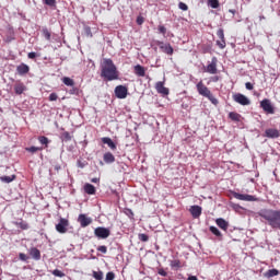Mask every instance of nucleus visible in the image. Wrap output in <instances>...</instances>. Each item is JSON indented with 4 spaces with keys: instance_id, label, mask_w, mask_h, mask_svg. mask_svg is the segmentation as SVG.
Segmentation results:
<instances>
[{
    "instance_id": "58836bf2",
    "label": "nucleus",
    "mask_w": 280,
    "mask_h": 280,
    "mask_svg": "<svg viewBox=\"0 0 280 280\" xmlns=\"http://www.w3.org/2000/svg\"><path fill=\"white\" fill-rule=\"evenodd\" d=\"M219 49H224L226 47V39L217 40Z\"/></svg>"
},
{
    "instance_id": "f704fd0d",
    "label": "nucleus",
    "mask_w": 280,
    "mask_h": 280,
    "mask_svg": "<svg viewBox=\"0 0 280 280\" xmlns=\"http://www.w3.org/2000/svg\"><path fill=\"white\" fill-rule=\"evenodd\" d=\"M208 3L210 7H212L214 10L220 8V1L219 0H208Z\"/></svg>"
},
{
    "instance_id": "e433bc0d",
    "label": "nucleus",
    "mask_w": 280,
    "mask_h": 280,
    "mask_svg": "<svg viewBox=\"0 0 280 280\" xmlns=\"http://www.w3.org/2000/svg\"><path fill=\"white\" fill-rule=\"evenodd\" d=\"M125 214L128 215L130 218V220H135V212H132V209L126 208Z\"/></svg>"
},
{
    "instance_id": "5fc2aeb1",
    "label": "nucleus",
    "mask_w": 280,
    "mask_h": 280,
    "mask_svg": "<svg viewBox=\"0 0 280 280\" xmlns=\"http://www.w3.org/2000/svg\"><path fill=\"white\" fill-rule=\"evenodd\" d=\"M27 58H30V60H34V58H36V52H28Z\"/></svg>"
},
{
    "instance_id": "a211bd4d",
    "label": "nucleus",
    "mask_w": 280,
    "mask_h": 280,
    "mask_svg": "<svg viewBox=\"0 0 280 280\" xmlns=\"http://www.w3.org/2000/svg\"><path fill=\"white\" fill-rule=\"evenodd\" d=\"M215 224L219 229H222V231H229V222L226 220L219 218L215 220Z\"/></svg>"
},
{
    "instance_id": "9b49d317",
    "label": "nucleus",
    "mask_w": 280,
    "mask_h": 280,
    "mask_svg": "<svg viewBox=\"0 0 280 280\" xmlns=\"http://www.w3.org/2000/svg\"><path fill=\"white\" fill-rule=\"evenodd\" d=\"M78 222L81 224L82 229H86L93 223V219L86 217V214H79Z\"/></svg>"
},
{
    "instance_id": "7ed1b4c3",
    "label": "nucleus",
    "mask_w": 280,
    "mask_h": 280,
    "mask_svg": "<svg viewBox=\"0 0 280 280\" xmlns=\"http://www.w3.org/2000/svg\"><path fill=\"white\" fill-rule=\"evenodd\" d=\"M196 89L199 95H201L202 97H207V100H209V102H211L213 106H218L220 104V101H218V98L213 96V93H211V90H209V88H207V85H205L202 81H199L197 83Z\"/></svg>"
},
{
    "instance_id": "72a5a7b5",
    "label": "nucleus",
    "mask_w": 280,
    "mask_h": 280,
    "mask_svg": "<svg viewBox=\"0 0 280 280\" xmlns=\"http://www.w3.org/2000/svg\"><path fill=\"white\" fill-rule=\"evenodd\" d=\"M93 278L95 280H104V272H102V271H93Z\"/></svg>"
},
{
    "instance_id": "aec40b11",
    "label": "nucleus",
    "mask_w": 280,
    "mask_h": 280,
    "mask_svg": "<svg viewBox=\"0 0 280 280\" xmlns=\"http://www.w3.org/2000/svg\"><path fill=\"white\" fill-rule=\"evenodd\" d=\"M28 254L31 255L32 259H35V261H39L40 259V250L36 247H32L28 250Z\"/></svg>"
},
{
    "instance_id": "13d9d810",
    "label": "nucleus",
    "mask_w": 280,
    "mask_h": 280,
    "mask_svg": "<svg viewBox=\"0 0 280 280\" xmlns=\"http://www.w3.org/2000/svg\"><path fill=\"white\" fill-rule=\"evenodd\" d=\"M220 80V77H213L212 82H218Z\"/></svg>"
},
{
    "instance_id": "4be33fe9",
    "label": "nucleus",
    "mask_w": 280,
    "mask_h": 280,
    "mask_svg": "<svg viewBox=\"0 0 280 280\" xmlns=\"http://www.w3.org/2000/svg\"><path fill=\"white\" fill-rule=\"evenodd\" d=\"M102 142L108 145L110 150H117V144H115V142H113L110 138L108 137L102 138Z\"/></svg>"
},
{
    "instance_id": "f257e3e1",
    "label": "nucleus",
    "mask_w": 280,
    "mask_h": 280,
    "mask_svg": "<svg viewBox=\"0 0 280 280\" xmlns=\"http://www.w3.org/2000/svg\"><path fill=\"white\" fill-rule=\"evenodd\" d=\"M101 78H104L107 82L119 80V72L117 71V66L113 62V59H103V62L101 63Z\"/></svg>"
},
{
    "instance_id": "864d4df0",
    "label": "nucleus",
    "mask_w": 280,
    "mask_h": 280,
    "mask_svg": "<svg viewBox=\"0 0 280 280\" xmlns=\"http://www.w3.org/2000/svg\"><path fill=\"white\" fill-rule=\"evenodd\" d=\"M46 5H50L51 8H54V5H56V0H45Z\"/></svg>"
},
{
    "instance_id": "8fccbe9b",
    "label": "nucleus",
    "mask_w": 280,
    "mask_h": 280,
    "mask_svg": "<svg viewBox=\"0 0 280 280\" xmlns=\"http://www.w3.org/2000/svg\"><path fill=\"white\" fill-rule=\"evenodd\" d=\"M19 259L21 261H27L30 259V257H27V255L23 254V253H20L19 254Z\"/></svg>"
},
{
    "instance_id": "a18cd8bd",
    "label": "nucleus",
    "mask_w": 280,
    "mask_h": 280,
    "mask_svg": "<svg viewBox=\"0 0 280 280\" xmlns=\"http://www.w3.org/2000/svg\"><path fill=\"white\" fill-rule=\"evenodd\" d=\"M48 100H49V102H56L58 100V94L57 93H50Z\"/></svg>"
},
{
    "instance_id": "79ce46f5",
    "label": "nucleus",
    "mask_w": 280,
    "mask_h": 280,
    "mask_svg": "<svg viewBox=\"0 0 280 280\" xmlns=\"http://www.w3.org/2000/svg\"><path fill=\"white\" fill-rule=\"evenodd\" d=\"M98 253H103V255H106V253H108V247H106L105 245H101L97 247Z\"/></svg>"
},
{
    "instance_id": "2eb2a0df",
    "label": "nucleus",
    "mask_w": 280,
    "mask_h": 280,
    "mask_svg": "<svg viewBox=\"0 0 280 280\" xmlns=\"http://www.w3.org/2000/svg\"><path fill=\"white\" fill-rule=\"evenodd\" d=\"M14 91H15V95H23V93H25V91H27V86H25V83L19 81L14 85Z\"/></svg>"
},
{
    "instance_id": "20e7f679",
    "label": "nucleus",
    "mask_w": 280,
    "mask_h": 280,
    "mask_svg": "<svg viewBox=\"0 0 280 280\" xmlns=\"http://www.w3.org/2000/svg\"><path fill=\"white\" fill-rule=\"evenodd\" d=\"M57 233L65 235L69 231V219L60 218L58 224L55 225Z\"/></svg>"
},
{
    "instance_id": "37998d69",
    "label": "nucleus",
    "mask_w": 280,
    "mask_h": 280,
    "mask_svg": "<svg viewBox=\"0 0 280 280\" xmlns=\"http://www.w3.org/2000/svg\"><path fill=\"white\" fill-rule=\"evenodd\" d=\"M178 8H179V10H183L184 12H187V10H189V7L187 4H185V2H179Z\"/></svg>"
},
{
    "instance_id": "4d7b16f0",
    "label": "nucleus",
    "mask_w": 280,
    "mask_h": 280,
    "mask_svg": "<svg viewBox=\"0 0 280 280\" xmlns=\"http://www.w3.org/2000/svg\"><path fill=\"white\" fill-rule=\"evenodd\" d=\"M187 280H198V277H196V276H189Z\"/></svg>"
},
{
    "instance_id": "393cba45",
    "label": "nucleus",
    "mask_w": 280,
    "mask_h": 280,
    "mask_svg": "<svg viewBox=\"0 0 280 280\" xmlns=\"http://www.w3.org/2000/svg\"><path fill=\"white\" fill-rule=\"evenodd\" d=\"M170 266L173 270H178V268H183V264L179 259H174L170 261Z\"/></svg>"
},
{
    "instance_id": "603ef678",
    "label": "nucleus",
    "mask_w": 280,
    "mask_h": 280,
    "mask_svg": "<svg viewBox=\"0 0 280 280\" xmlns=\"http://www.w3.org/2000/svg\"><path fill=\"white\" fill-rule=\"evenodd\" d=\"M245 89H247V91H253V89H255V85L250 82H246L245 83Z\"/></svg>"
},
{
    "instance_id": "6e6552de",
    "label": "nucleus",
    "mask_w": 280,
    "mask_h": 280,
    "mask_svg": "<svg viewBox=\"0 0 280 280\" xmlns=\"http://www.w3.org/2000/svg\"><path fill=\"white\" fill-rule=\"evenodd\" d=\"M260 108L268 115H275V107L272 106V103L268 98H264L260 102Z\"/></svg>"
},
{
    "instance_id": "4468645a",
    "label": "nucleus",
    "mask_w": 280,
    "mask_h": 280,
    "mask_svg": "<svg viewBox=\"0 0 280 280\" xmlns=\"http://www.w3.org/2000/svg\"><path fill=\"white\" fill-rule=\"evenodd\" d=\"M190 214L192 218L198 219L200 215H202V207L200 206H191L189 208Z\"/></svg>"
},
{
    "instance_id": "5701e85b",
    "label": "nucleus",
    "mask_w": 280,
    "mask_h": 280,
    "mask_svg": "<svg viewBox=\"0 0 280 280\" xmlns=\"http://www.w3.org/2000/svg\"><path fill=\"white\" fill-rule=\"evenodd\" d=\"M60 139H61V141L67 143V142L71 141V139H73V136L69 131H63L60 135Z\"/></svg>"
},
{
    "instance_id": "c03bdc74",
    "label": "nucleus",
    "mask_w": 280,
    "mask_h": 280,
    "mask_svg": "<svg viewBox=\"0 0 280 280\" xmlns=\"http://www.w3.org/2000/svg\"><path fill=\"white\" fill-rule=\"evenodd\" d=\"M158 30H159L160 34H163V36H165V34H167V28L163 25H160L158 27Z\"/></svg>"
},
{
    "instance_id": "de8ad7c7",
    "label": "nucleus",
    "mask_w": 280,
    "mask_h": 280,
    "mask_svg": "<svg viewBox=\"0 0 280 280\" xmlns=\"http://www.w3.org/2000/svg\"><path fill=\"white\" fill-rule=\"evenodd\" d=\"M105 280H115V272L113 271L107 272Z\"/></svg>"
},
{
    "instance_id": "ea45409f",
    "label": "nucleus",
    "mask_w": 280,
    "mask_h": 280,
    "mask_svg": "<svg viewBox=\"0 0 280 280\" xmlns=\"http://www.w3.org/2000/svg\"><path fill=\"white\" fill-rule=\"evenodd\" d=\"M84 34H85V36H88L89 38H93V32H91L90 26H85V27H84Z\"/></svg>"
},
{
    "instance_id": "49530a36",
    "label": "nucleus",
    "mask_w": 280,
    "mask_h": 280,
    "mask_svg": "<svg viewBox=\"0 0 280 280\" xmlns=\"http://www.w3.org/2000/svg\"><path fill=\"white\" fill-rule=\"evenodd\" d=\"M268 275H269V277H277V276H279V270L271 269L268 271Z\"/></svg>"
},
{
    "instance_id": "4c0bfd02",
    "label": "nucleus",
    "mask_w": 280,
    "mask_h": 280,
    "mask_svg": "<svg viewBox=\"0 0 280 280\" xmlns=\"http://www.w3.org/2000/svg\"><path fill=\"white\" fill-rule=\"evenodd\" d=\"M138 240L140 242H148L150 240V236H148V234L140 233L138 234Z\"/></svg>"
},
{
    "instance_id": "ddd939ff",
    "label": "nucleus",
    "mask_w": 280,
    "mask_h": 280,
    "mask_svg": "<svg viewBox=\"0 0 280 280\" xmlns=\"http://www.w3.org/2000/svg\"><path fill=\"white\" fill-rule=\"evenodd\" d=\"M160 46V49L164 52L167 54V56H172L174 54V48L170 44H164L163 42L158 43Z\"/></svg>"
},
{
    "instance_id": "2f4dec72",
    "label": "nucleus",
    "mask_w": 280,
    "mask_h": 280,
    "mask_svg": "<svg viewBox=\"0 0 280 280\" xmlns=\"http://www.w3.org/2000/svg\"><path fill=\"white\" fill-rule=\"evenodd\" d=\"M25 150H26V152H31V154H35V152H40V150H43V148H40V147H28Z\"/></svg>"
},
{
    "instance_id": "052dcab7",
    "label": "nucleus",
    "mask_w": 280,
    "mask_h": 280,
    "mask_svg": "<svg viewBox=\"0 0 280 280\" xmlns=\"http://www.w3.org/2000/svg\"><path fill=\"white\" fill-rule=\"evenodd\" d=\"M264 19H266V16L261 15V16H260V21L264 20Z\"/></svg>"
},
{
    "instance_id": "b1692460",
    "label": "nucleus",
    "mask_w": 280,
    "mask_h": 280,
    "mask_svg": "<svg viewBox=\"0 0 280 280\" xmlns=\"http://www.w3.org/2000/svg\"><path fill=\"white\" fill-rule=\"evenodd\" d=\"M103 161H105V163H115V155H113V153L110 152H106L104 155H103Z\"/></svg>"
},
{
    "instance_id": "c756f323",
    "label": "nucleus",
    "mask_w": 280,
    "mask_h": 280,
    "mask_svg": "<svg viewBox=\"0 0 280 280\" xmlns=\"http://www.w3.org/2000/svg\"><path fill=\"white\" fill-rule=\"evenodd\" d=\"M15 226H19V229H22V231H27V229H30V224H27L25 221L16 222Z\"/></svg>"
},
{
    "instance_id": "473e14b6",
    "label": "nucleus",
    "mask_w": 280,
    "mask_h": 280,
    "mask_svg": "<svg viewBox=\"0 0 280 280\" xmlns=\"http://www.w3.org/2000/svg\"><path fill=\"white\" fill-rule=\"evenodd\" d=\"M210 233H212L217 237H222V232H220V230H218V228L215 226H210Z\"/></svg>"
},
{
    "instance_id": "a878e982",
    "label": "nucleus",
    "mask_w": 280,
    "mask_h": 280,
    "mask_svg": "<svg viewBox=\"0 0 280 280\" xmlns=\"http://www.w3.org/2000/svg\"><path fill=\"white\" fill-rule=\"evenodd\" d=\"M229 119L232 121H242V115L237 114V112H231L229 114Z\"/></svg>"
},
{
    "instance_id": "3c124183",
    "label": "nucleus",
    "mask_w": 280,
    "mask_h": 280,
    "mask_svg": "<svg viewBox=\"0 0 280 280\" xmlns=\"http://www.w3.org/2000/svg\"><path fill=\"white\" fill-rule=\"evenodd\" d=\"M158 275H160V277H167V271H165V269L163 268H159Z\"/></svg>"
},
{
    "instance_id": "7c9ffc66",
    "label": "nucleus",
    "mask_w": 280,
    "mask_h": 280,
    "mask_svg": "<svg viewBox=\"0 0 280 280\" xmlns=\"http://www.w3.org/2000/svg\"><path fill=\"white\" fill-rule=\"evenodd\" d=\"M42 34H43L44 38H46V40H51V33L49 32L48 28H46V27L43 28Z\"/></svg>"
},
{
    "instance_id": "f03ea898",
    "label": "nucleus",
    "mask_w": 280,
    "mask_h": 280,
    "mask_svg": "<svg viewBox=\"0 0 280 280\" xmlns=\"http://www.w3.org/2000/svg\"><path fill=\"white\" fill-rule=\"evenodd\" d=\"M259 215L266 220L271 229H279L280 231V210L264 209L259 212Z\"/></svg>"
},
{
    "instance_id": "1a4fd4ad",
    "label": "nucleus",
    "mask_w": 280,
    "mask_h": 280,
    "mask_svg": "<svg viewBox=\"0 0 280 280\" xmlns=\"http://www.w3.org/2000/svg\"><path fill=\"white\" fill-rule=\"evenodd\" d=\"M94 235L101 240H106L110 237V230L100 226L94 230Z\"/></svg>"
},
{
    "instance_id": "a19ab883",
    "label": "nucleus",
    "mask_w": 280,
    "mask_h": 280,
    "mask_svg": "<svg viewBox=\"0 0 280 280\" xmlns=\"http://www.w3.org/2000/svg\"><path fill=\"white\" fill-rule=\"evenodd\" d=\"M217 36L220 38V40H226L224 38V30L223 28H219L217 32Z\"/></svg>"
},
{
    "instance_id": "dca6fc26",
    "label": "nucleus",
    "mask_w": 280,
    "mask_h": 280,
    "mask_svg": "<svg viewBox=\"0 0 280 280\" xmlns=\"http://www.w3.org/2000/svg\"><path fill=\"white\" fill-rule=\"evenodd\" d=\"M265 137H268V139H279L280 132L277 129H266Z\"/></svg>"
},
{
    "instance_id": "f8f14e48",
    "label": "nucleus",
    "mask_w": 280,
    "mask_h": 280,
    "mask_svg": "<svg viewBox=\"0 0 280 280\" xmlns=\"http://www.w3.org/2000/svg\"><path fill=\"white\" fill-rule=\"evenodd\" d=\"M206 71L207 73H211L212 75L218 73V58L215 57L212 58V61L210 65L207 66Z\"/></svg>"
},
{
    "instance_id": "9d476101",
    "label": "nucleus",
    "mask_w": 280,
    "mask_h": 280,
    "mask_svg": "<svg viewBox=\"0 0 280 280\" xmlns=\"http://www.w3.org/2000/svg\"><path fill=\"white\" fill-rule=\"evenodd\" d=\"M155 90L160 95H170V89L165 88V82L159 81L155 83Z\"/></svg>"
},
{
    "instance_id": "f3484780",
    "label": "nucleus",
    "mask_w": 280,
    "mask_h": 280,
    "mask_svg": "<svg viewBox=\"0 0 280 280\" xmlns=\"http://www.w3.org/2000/svg\"><path fill=\"white\" fill-rule=\"evenodd\" d=\"M16 71H18L19 75H25V74L30 73V66H27L25 63H21L20 66L16 67Z\"/></svg>"
},
{
    "instance_id": "6e6d98bb",
    "label": "nucleus",
    "mask_w": 280,
    "mask_h": 280,
    "mask_svg": "<svg viewBox=\"0 0 280 280\" xmlns=\"http://www.w3.org/2000/svg\"><path fill=\"white\" fill-rule=\"evenodd\" d=\"M91 183H95V184H97V183H100V178L94 177V178H92V179H91Z\"/></svg>"
},
{
    "instance_id": "cd10ccee",
    "label": "nucleus",
    "mask_w": 280,
    "mask_h": 280,
    "mask_svg": "<svg viewBox=\"0 0 280 280\" xmlns=\"http://www.w3.org/2000/svg\"><path fill=\"white\" fill-rule=\"evenodd\" d=\"M62 82L66 84V86H75V81L69 77H63Z\"/></svg>"
},
{
    "instance_id": "423d86ee",
    "label": "nucleus",
    "mask_w": 280,
    "mask_h": 280,
    "mask_svg": "<svg viewBox=\"0 0 280 280\" xmlns=\"http://www.w3.org/2000/svg\"><path fill=\"white\" fill-rule=\"evenodd\" d=\"M114 93L118 100H126L128 97V88L126 85H117Z\"/></svg>"
},
{
    "instance_id": "0eeeda50",
    "label": "nucleus",
    "mask_w": 280,
    "mask_h": 280,
    "mask_svg": "<svg viewBox=\"0 0 280 280\" xmlns=\"http://www.w3.org/2000/svg\"><path fill=\"white\" fill-rule=\"evenodd\" d=\"M233 100L236 104H241V106H250V100L242 93L233 94Z\"/></svg>"
},
{
    "instance_id": "bf43d9fd",
    "label": "nucleus",
    "mask_w": 280,
    "mask_h": 280,
    "mask_svg": "<svg viewBox=\"0 0 280 280\" xmlns=\"http://www.w3.org/2000/svg\"><path fill=\"white\" fill-rule=\"evenodd\" d=\"M229 12H230V14H235L236 11H235V9H230Z\"/></svg>"
},
{
    "instance_id": "39448f33",
    "label": "nucleus",
    "mask_w": 280,
    "mask_h": 280,
    "mask_svg": "<svg viewBox=\"0 0 280 280\" xmlns=\"http://www.w3.org/2000/svg\"><path fill=\"white\" fill-rule=\"evenodd\" d=\"M233 198H236V200H243L245 202H257V197L253 195H243L240 192H232Z\"/></svg>"
},
{
    "instance_id": "6ab92c4d",
    "label": "nucleus",
    "mask_w": 280,
    "mask_h": 280,
    "mask_svg": "<svg viewBox=\"0 0 280 280\" xmlns=\"http://www.w3.org/2000/svg\"><path fill=\"white\" fill-rule=\"evenodd\" d=\"M133 71L136 75H138L139 78H145V68L143 66L141 65L135 66Z\"/></svg>"
},
{
    "instance_id": "412c9836",
    "label": "nucleus",
    "mask_w": 280,
    "mask_h": 280,
    "mask_svg": "<svg viewBox=\"0 0 280 280\" xmlns=\"http://www.w3.org/2000/svg\"><path fill=\"white\" fill-rule=\"evenodd\" d=\"M83 189L85 194H88L89 196H95V192L97 191L95 189V186H93V184H85Z\"/></svg>"
},
{
    "instance_id": "c85d7f7f",
    "label": "nucleus",
    "mask_w": 280,
    "mask_h": 280,
    "mask_svg": "<svg viewBox=\"0 0 280 280\" xmlns=\"http://www.w3.org/2000/svg\"><path fill=\"white\" fill-rule=\"evenodd\" d=\"M38 141L42 145H45V148H48L49 145V138L45 137V136H39L38 137Z\"/></svg>"
},
{
    "instance_id": "09e8293b",
    "label": "nucleus",
    "mask_w": 280,
    "mask_h": 280,
    "mask_svg": "<svg viewBox=\"0 0 280 280\" xmlns=\"http://www.w3.org/2000/svg\"><path fill=\"white\" fill-rule=\"evenodd\" d=\"M144 22H145V19H144L143 16H141V15H139V16L137 18V20H136V23H137L138 25H143Z\"/></svg>"
},
{
    "instance_id": "bb28decb",
    "label": "nucleus",
    "mask_w": 280,
    "mask_h": 280,
    "mask_svg": "<svg viewBox=\"0 0 280 280\" xmlns=\"http://www.w3.org/2000/svg\"><path fill=\"white\" fill-rule=\"evenodd\" d=\"M0 180H1V183L10 184V183L16 180V175L1 176V177H0Z\"/></svg>"
},
{
    "instance_id": "c9c22d12",
    "label": "nucleus",
    "mask_w": 280,
    "mask_h": 280,
    "mask_svg": "<svg viewBox=\"0 0 280 280\" xmlns=\"http://www.w3.org/2000/svg\"><path fill=\"white\" fill-rule=\"evenodd\" d=\"M51 275H54V277H59L60 279H62V277H65V272H62L60 269L52 270Z\"/></svg>"
}]
</instances>
